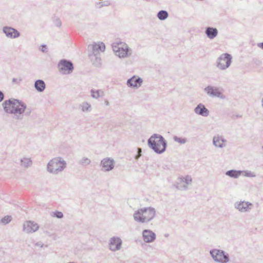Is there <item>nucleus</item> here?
Returning a JSON list of instances; mask_svg holds the SVG:
<instances>
[{"label":"nucleus","mask_w":263,"mask_h":263,"mask_svg":"<svg viewBox=\"0 0 263 263\" xmlns=\"http://www.w3.org/2000/svg\"><path fill=\"white\" fill-rule=\"evenodd\" d=\"M179 181L175 185V187L180 190H186L187 189V184L192 182V179L190 176L187 175L185 177L180 178Z\"/></svg>","instance_id":"9b49d317"},{"label":"nucleus","mask_w":263,"mask_h":263,"mask_svg":"<svg viewBox=\"0 0 263 263\" xmlns=\"http://www.w3.org/2000/svg\"><path fill=\"white\" fill-rule=\"evenodd\" d=\"M156 216V210L152 207H144L135 211L134 219L136 221L142 223H148L152 220Z\"/></svg>","instance_id":"7ed1b4c3"},{"label":"nucleus","mask_w":263,"mask_h":263,"mask_svg":"<svg viewBox=\"0 0 263 263\" xmlns=\"http://www.w3.org/2000/svg\"><path fill=\"white\" fill-rule=\"evenodd\" d=\"M53 23L55 26L60 27L62 25V22L60 19L58 17H54L53 18Z\"/></svg>","instance_id":"473e14b6"},{"label":"nucleus","mask_w":263,"mask_h":263,"mask_svg":"<svg viewBox=\"0 0 263 263\" xmlns=\"http://www.w3.org/2000/svg\"><path fill=\"white\" fill-rule=\"evenodd\" d=\"M91 106L87 102H84L82 105V110L83 111H88Z\"/></svg>","instance_id":"2f4dec72"},{"label":"nucleus","mask_w":263,"mask_h":263,"mask_svg":"<svg viewBox=\"0 0 263 263\" xmlns=\"http://www.w3.org/2000/svg\"><path fill=\"white\" fill-rule=\"evenodd\" d=\"M122 244V240L119 237L114 236L109 240V249L112 251H116L120 250Z\"/></svg>","instance_id":"f8f14e48"},{"label":"nucleus","mask_w":263,"mask_h":263,"mask_svg":"<svg viewBox=\"0 0 263 263\" xmlns=\"http://www.w3.org/2000/svg\"><path fill=\"white\" fill-rule=\"evenodd\" d=\"M168 235V234H165V237H167Z\"/></svg>","instance_id":"c03bdc74"},{"label":"nucleus","mask_w":263,"mask_h":263,"mask_svg":"<svg viewBox=\"0 0 263 263\" xmlns=\"http://www.w3.org/2000/svg\"><path fill=\"white\" fill-rule=\"evenodd\" d=\"M141 149L140 148H138L137 154L135 156V159L138 160L141 156Z\"/></svg>","instance_id":"c9c22d12"},{"label":"nucleus","mask_w":263,"mask_h":263,"mask_svg":"<svg viewBox=\"0 0 263 263\" xmlns=\"http://www.w3.org/2000/svg\"><path fill=\"white\" fill-rule=\"evenodd\" d=\"M147 144L149 148L158 154L164 153L167 145L164 137L157 134H154L151 136L148 139Z\"/></svg>","instance_id":"f03ea898"},{"label":"nucleus","mask_w":263,"mask_h":263,"mask_svg":"<svg viewBox=\"0 0 263 263\" xmlns=\"http://www.w3.org/2000/svg\"><path fill=\"white\" fill-rule=\"evenodd\" d=\"M115 164L113 159L109 157L105 158L100 162L101 170L104 172H109L114 168Z\"/></svg>","instance_id":"1a4fd4ad"},{"label":"nucleus","mask_w":263,"mask_h":263,"mask_svg":"<svg viewBox=\"0 0 263 263\" xmlns=\"http://www.w3.org/2000/svg\"><path fill=\"white\" fill-rule=\"evenodd\" d=\"M40 50L43 52H47V47L45 44H42L41 46Z\"/></svg>","instance_id":"e433bc0d"},{"label":"nucleus","mask_w":263,"mask_h":263,"mask_svg":"<svg viewBox=\"0 0 263 263\" xmlns=\"http://www.w3.org/2000/svg\"><path fill=\"white\" fill-rule=\"evenodd\" d=\"M204 91L207 94L212 97H218L221 99H225L226 96L219 91V89L217 87H214L212 86H208L204 88Z\"/></svg>","instance_id":"9d476101"},{"label":"nucleus","mask_w":263,"mask_h":263,"mask_svg":"<svg viewBox=\"0 0 263 263\" xmlns=\"http://www.w3.org/2000/svg\"><path fill=\"white\" fill-rule=\"evenodd\" d=\"M21 81H22L21 79H20L19 80H18L16 78H13L12 81L13 83L18 84Z\"/></svg>","instance_id":"58836bf2"},{"label":"nucleus","mask_w":263,"mask_h":263,"mask_svg":"<svg viewBox=\"0 0 263 263\" xmlns=\"http://www.w3.org/2000/svg\"><path fill=\"white\" fill-rule=\"evenodd\" d=\"M194 112L199 115L203 117H208L209 115V110L205 107V106L200 103L194 109Z\"/></svg>","instance_id":"6ab92c4d"},{"label":"nucleus","mask_w":263,"mask_h":263,"mask_svg":"<svg viewBox=\"0 0 263 263\" xmlns=\"http://www.w3.org/2000/svg\"><path fill=\"white\" fill-rule=\"evenodd\" d=\"M218 33L217 28L212 27H207L205 30V34L207 37L211 39H214L216 37Z\"/></svg>","instance_id":"412c9836"},{"label":"nucleus","mask_w":263,"mask_h":263,"mask_svg":"<svg viewBox=\"0 0 263 263\" xmlns=\"http://www.w3.org/2000/svg\"><path fill=\"white\" fill-rule=\"evenodd\" d=\"M92 53L91 54L100 55V52H103L105 49V45L103 42L95 43L91 46Z\"/></svg>","instance_id":"a211bd4d"},{"label":"nucleus","mask_w":263,"mask_h":263,"mask_svg":"<svg viewBox=\"0 0 263 263\" xmlns=\"http://www.w3.org/2000/svg\"><path fill=\"white\" fill-rule=\"evenodd\" d=\"M112 49L116 55L120 58H124L131 54V53H128L131 49L129 48L126 44H124L121 46H113Z\"/></svg>","instance_id":"6e6552de"},{"label":"nucleus","mask_w":263,"mask_h":263,"mask_svg":"<svg viewBox=\"0 0 263 263\" xmlns=\"http://www.w3.org/2000/svg\"><path fill=\"white\" fill-rule=\"evenodd\" d=\"M32 164V161L30 158L24 157L21 159V165L22 167L28 168Z\"/></svg>","instance_id":"393cba45"},{"label":"nucleus","mask_w":263,"mask_h":263,"mask_svg":"<svg viewBox=\"0 0 263 263\" xmlns=\"http://www.w3.org/2000/svg\"><path fill=\"white\" fill-rule=\"evenodd\" d=\"M261 106H262V107L263 108V98L261 99Z\"/></svg>","instance_id":"79ce46f5"},{"label":"nucleus","mask_w":263,"mask_h":263,"mask_svg":"<svg viewBox=\"0 0 263 263\" xmlns=\"http://www.w3.org/2000/svg\"><path fill=\"white\" fill-rule=\"evenodd\" d=\"M227 142V140L224 139L222 136L218 135L215 136L213 138V143L214 145L216 147L223 148L226 145L223 143Z\"/></svg>","instance_id":"aec40b11"},{"label":"nucleus","mask_w":263,"mask_h":263,"mask_svg":"<svg viewBox=\"0 0 263 263\" xmlns=\"http://www.w3.org/2000/svg\"><path fill=\"white\" fill-rule=\"evenodd\" d=\"M4 97L5 96L4 93L1 90H0V102L3 101Z\"/></svg>","instance_id":"4c0bfd02"},{"label":"nucleus","mask_w":263,"mask_h":263,"mask_svg":"<svg viewBox=\"0 0 263 263\" xmlns=\"http://www.w3.org/2000/svg\"><path fill=\"white\" fill-rule=\"evenodd\" d=\"M243 171L231 170L226 173V175L233 178H238L242 174Z\"/></svg>","instance_id":"b1692460"},{"label":"nucleus","mask_w":263,"mask_h":263,"mask_svg":"<svg viewBox=\"0 0 263 263\" xmlns=\"http://www.w3.org/2000/svg\"><path fill=\"white\" fill-rule=\"evenodd\" d=\"M257 46L263 49V42L258 43Z\"/></svg>","instance_id":"a19ab883"},{"label":"nucleus","mask_w":263,"mask_h":263,"mask_svg":"<svg viewBox=\"0 0 263 263\" xmlns=\"http://www.w3.org/2000/svg\"><path fill=\"white\" fill-rule=\"evenodd\" d=\"M3 31L7 37L10 39H15L20 36V33L16 29L11 27H4Z\"/></svg>","instance_id":"4468645a"},{"label":"nucleus","mask_w":263,"mask_h":263,"mask_svg":"<svg viewBox=\"0 0 263 263\" xmlns=\"http://www.w3.org/2000/svg\"><path fill=\"white\" fill-rule=\"evenodd\" d=\"M173 139L175 141L178 142L180 144H184L186 142L187 140L185 138H180L177 136H174Z\"/></svg>","instance_id":"cd10ccee"},{"label":"nucleus","mask_w":263,"mask_h":263,"mask_svg":"<svg viewBox=\"0 0 263 263\" xmlns=\"http://www.w3.org/2000/svg\"><path fill=\"white\" fill-rule=\"evenodd\" d=\"M110 4V2L108 1L99 2V3H97V5H100L99 8H101L104 6H109Z\"/></svg>","instance_id":"72a5a7b5"},{"label":"nucleus","mask_w":263,"mask_h":263,"mask_svg":"<svg viewBox=\"0 0 263 263\" xmlns=\"http://www.w3.org/2000/svg\"><path fill=\"white\" fill-rule=\"evenodd\" d=\"M35 246H39V247H43V244L42 242L40 241V242H37L35 243Z\"/></svg>","instance_id":"ea45409f"},{"label":"nucleus","mask_w":263,"mask_h":263,"mask_svg":"<svg viewBox=\"0 0 263 263\" xmlns=\"http://www.w3.org/2000/svg\"><path fill=\"white\" fill-rule=\"evenodd\" d=\"M142 237L145 242L151 243L155 241L156 235L152 231L145 229L142 232Z\"/></svg>","instance_id":"2eb2a0df"},{"label":"nucleus","mask_w":263,"mask_h":263,"mask_svg":"<svg viewBox=\"0 0 263 263\" xmlns=\"http://www.w3.org/2000/svg\"><path fill=\"white\" fill-rule=\"evenodd\" d=\"M66 167V162L60 157L51 160L48 163L47 169L50 173L57 174Z\"/></svg>","instance_id":"20e7f679"},{"label":"nucleus","mask_w":263,"mask_h":263,"mask_svg":"<svg viewBox=\"0 0 263 263\" xmlns=\"http://www.w3.org/2000/svg\"><path fill=\"white\" fill-rule=\"evenodd\" d=\"M143 82V80L140 78H136L135 76L132 77L127 81V85L129 87L138 88Z\"/></svg>","instance_id":"f3484780"},{"label":"nucleus","mask_w":263,"mask_h":263,"mask_svg":"<svg viewBox=\"0 0 263 263\" xmlns=\"http://www.w3.org/2000/svg\"><path fill=\"white\" fill-rule=\"evenodd\" d=\"M90 162L91 160L89 158L86 157H83L80 160L79 164L82 166H86L89 165L90 163Z\"/></svg>","instance_id":"bb28decb"},{"label":"nucleus","mask_w":263,"mask_h":263,"mask_svg":"<svg viewBox=\"0 0 263 263\" xmlns=\"http://www.w3.org/2000/svg\"><path fill=\"white\" fill-rule=\"evenodd\" d=\"M232 57L228 53L221 54L216 61V66L220 70H225L230 67L232 63Z\"/></svg>","instance_id":"0eeeda50"},{"label":"nucleus","mask_w":263,"mask_h":263,"mask_svg":"<svg viewBox=\"0 0 263 263\" xmlns=\"http://www.w3.org/2000/svg\"><path fill=\"white\" fill-rule=\"evenodd\" d=\"M39 229L38 224L33 221H26L23 226L24 231L29 233L36 231Z\"/></svg>","instance_id":"dca6fc26"},{"label":"nucleus","mask_w":263,"mask_h":263,"mask_svg":"<svg viewBox=\"0 0 263 263\" xmlns=\"http://www.w3.org/2000/svg\"><path fill=\"white\" fill-rule=\"evenodd\" d=\"M57 67L59 72L63 74H69L74 70L73 63L70 60L65 59L59 61Z\"/></svg>","instance_id":"423d86ee"},{"label":"nucleus","mask_w":263,"mask_h":263,"mask_svg":"<svg viewBox=\"0 0 263 263\" xmlns=\"http://www.w3.org/2000/svg\"><path fill=\"white\" fill-rule=\"evenodd\" d=\"M91 96L92 98L98 99L100 97V90H95L93 89L91 90Z\"/></svg>","instance_id":"7c9ffc66"},{"label":"nucleus","mask_w":263,"mask_h":263,"mask_svg":"<svg viewBox=\"0 0 263 263\" xmlns=\"http://www.w3.org/2000/svg\"><path fill=\"white\" fill-rule=\"evenodd\" d=\"M34 87L37 92H42L46 88V84L43 80L38 79L34 82Z\"/></svg>","instance_id":"4be33fe9"},{"label":"nucleus","mask_w":263,"mask_h":263,"mask_svg":"<svg viewBox=\"0 0 263 263\" xmlns=\"http://www.w3.org/2000/svg\"><path fill=\"white\" fill-rule=\"evenodd\" d=\"M242 174H243L244 176L247 177H256V174L250 171H242Z\"/></svg>","instance_id":"c756f323"},{"label":"nucleus","mask_w":263,"mask_h":263,"mask_svg":"<svg viewBox=\"0 0 263 263\" xmlns=\"http://www.w3.org/2000/svg\"><path fill=\"white\" fill-rule=\"evenodd\" d=\"M157 16L160 20L164 21L168 17V13L166 10H161L158 12Z\"/></svg>","instance_id":"a878e982"},{"label":"nucleus","mask_w":263,"mask_h":263,"mask_svg":"<svg viewBox=\"0 0 263 263\" xmlns=\"http://www.w3.org/2000/svg\"><path fill=\"white\" fill-rule=\"evenodd\" d=\"M210 254L215 262L228 263L230 261L229 254L223 250L213 249L210 251Z\"/></svg>","instance_id":"39448f33"},{"label":"nucleus","mask_w":263,"mask_h":263,"mask_svg":"<svg viewBox=\"0 0 263 263\" xmlns=\"http://www.w3.org/2000/svg\"><path fill=\"white\" fill-rule=\"evenodd\" d=\"M12 220V217L11 216H5L4 217L1 219V221L4 224H7L9 223Z\"/></svg>","instance_id":"c85d7f7f"},{"label":"nucleus","mask_w":263,"mask_h":263,"mask_svg":"<svg viewBox=\"0 0 263 263\" xmlns=\"http://www.w3.org/2000/svg\"><path fill=\"white\" fill-rule=\"evenodd\" d=\"M105 103H106V105H108L109 103H108V102L107 101H106L105 102Z\"/></svg>","instance_id":"37998d69"},{"label":"nucleus","mask_w":263,"mask_h":263,"mask_svg":"<svg viewBox=\"0 0 263 263\" xmlns=\"http://www.w3.org/2000/svg\"><path fill=\"white\" fill-rule=\"evenodd\" d=\"M234 206L240 212H247L252 209L253 204L249 202L243 201L235 202Z\"/></svg>","instance_id":"ddd939ff"},{"label":"nucleus","mask_w":263,"mask_h":263,"mask_svg":"<svg viewBox=\"0 0 263 263\" xmlns=\"http://www.w3.org/2000/svg\"><path fill=\"white\" fill-rule=\"evenodd\" d=\"M2 105L5 112L14 115L23 114L27 107L25 103L14 98L5 100Z\"/></svg>","instance_id":"f257e3e1"},{"label":"nucleus","mask_w":263,"mask_h":263,"mask_svg":"<svg viewBox=\"0 0 263 263\" xmlns=\"http://www.w3.org/2000/svg\"><path fill=\"white\" fill-rule=\"evenodd\" d=\"M89 57L95 66L99 67L102 64V60L100 55L89 54Z\"/></svg>","instance_id":"5701e85b"},{"label":"nucleus","mask_w":263,"mask_h":263,"mask_svg":"<svg viewBox=\"0 0 263 263\" xmlns=\"http://www.w3.org/2000/svg\"><path fill=\"white\" fill-rule=\"evenodd\" d=\"M54 216L58 218H62L63 217V214L60 211H56L54 213Z\"/></svg>","instance_id":"f704fd0d"}]
</instances>
